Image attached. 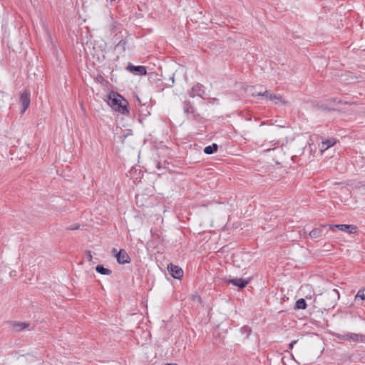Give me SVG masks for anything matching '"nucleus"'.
<instances>
[{
	"mask_svg": "<svg viewBox=\"0 0 365 365\" xmlns=\"http://www.w3.org/2000/svg\"><path fill=\"white\" fill-rule=\"evenodd\" d=\"M296 344V341H293L290 344H289V346L291 349H292L294 344Z\"/></svg>",
	"mask_w": 365,
	"mask_h": 365,
	"instance_id": "nucleus-20",
	"label": "nucleus"
},
{
	"mask_svg": "<svg viewBox=\"0 0 365 365\" xmlns=\"http://www.w3.org/2000/svg\"><path fill=\"white\" fill-rule=\"evenodd\" d=\"M322 232L321 228H314L309 232V236L312 238H317L321 236Z\"/></svg>",
	"mask_w": 365,
	"mask_h": 365,
	"instance_id": "nucleus-16",
	"label": "nucleus"
},
{
	"mask_svg": "<svg viewBox=\"0 0 365 365\" xmlns=\"http://www.w3.org/2000/svg\"><path fill=\"white\" fill-rule=\"evenodd\" d=\"M165 365H172V364H165Z\"/></svg>",
	"mask_w": 365,
	"mask_h": 365,
	"instance_id": "nucleus-25",
	"label": "nucleus"
},
{
	"mask_svg": "<svg viewBox=\"0 0 365 365\" xmlns=\"http://www.w3.org/2000/svg\"><path fill=\"white\" fill-rule=\"evenodd\" d=\"M217 145L216 144H213L212 145H208L205 148L204 152L206 154H212L215 151H217Z\"/></svg>",
	"mask_w": 365,
	"mask_h": 365,
	"instance_id": "nucleus-15",
	"label": "nucleus"
},
{
	"mask_svg": "<svg viewBox=\"0 0 365 365\" xmlns=\"http://www.w3.org/2000/svg\"><path fill=\"white\" fill-rule=\"evenodd\" d=\"M339 299V293L336 289L325 292L323 294H317L314 299L316 307L329 310L333 308L337 300Z\"/></svg>",
	"mask_w": 365,
	"mask_h": 365,
	"instance_id": "nucleus-1",
	"label": "nucleus"
},
{
	"mask_svg": "<svg viewBox=\"0 0 365 365\" xmlns=\"http://www.w3.org/2000/svg\"><path fill=\"white\" fill-rule=\"evenodd\" d=\"M29 327V324L25 322H15L13 324V329L15 331H21Z\"/></svg>",
	"mask_w": 365,
	"mask_h": 365,
	"instance_id": "nucleus-13",
	"label": "nucleus"
},
{
	"mask_svg": "<svg viewBox=\"0 0 365 365\" xmlns=\"http://www.w3.org/2000/svg\"><path fill=\"white\" fill-rule=\"evenodd\" d=\"M128 71L130 72L143 76L146 74V69L145 67L143 66H133L132 64H129L127 67Z\"/></svg>",
	"mask_w": 365,
	"mask_h": 365,
	"instance_id": "nucleus-9",
	"label": "nucleus"
},
{
	"mask_svg": "<svg viewBox=\"0 0 365 365\" xmlns=\"http://www.w3.org/2000/svg\"><path fill=\"white\" fill-rule=\"evenodd\" d=\"M359 299H360L361 300L365 299V289H359L358 291L357 294H356L354 299L357 300Z\"/></svg>",
	"mask_w": 365,
	"mask_h": 365,
	"instance_id": "nucleus-18",
	"label": "nucleus"
},
{
	"mask_svg": "<svg viewBox=\"0 0 365 365\" xmlns=\"http://www.w3.org/2000/svg\"><path fill=\"white\" fill-rule=\"evenodd\" d=\"M194 299H196V300H197L198 302H200V297L199 296H195V297H194Z\"/></svg>",
	"mask_w": 365,
	"mask_h": 365,
	"instance_id": "nucleus-21",
	"label": "nucleus"
},
{
	"mask_svg": "<svg viewBox=\"0 0 365 365\" xmlns=\"http://www.w3.org/2000/svg\"><path fill=\"white\" fill-rule=\"evenodd\" d=\"M203 93L204 90L202 85L197 83L192 88L190 95L192 97H194L195 96H201Z\"/></svg>",
	"mask_w": 365,
	"mask_h": 365,
	"instance_id": "nucleus-10",
	"label": "nucleus"
},
{
	"mask_svg": "<svg viewBox=\"0 0 365 365\" xmlns=\"http://www.w3.org/2000/svg\"><path fill=\"white\" fill-rule=\"evenodd\" d=\"M88 258H89V260H91L92 259V256L91 255V253L89 252V255H88Z\"/></svg>",
	"mask_w": 365,
	"mask_h": 365,
	"instance_id": "nucleus-23",
	"label": "nucleus"
},
{
	"mask_svg": "<svg viewBox=\"0 0 365 365\" xmlns=\"http://www.w3.org/2000/svg\"><path fill=\"white\" fill-rule=\"evenodd\" d=\"M329 227L330 229L338 228L341 231L347 232L350 234L355 233L357 229V227L353 225H329Z\"/></svg>",
	"mask_w": 365,
	"mask_h": 365,
	"instance_id": "nucleus-6",
	"label": "nucleus"
},
{
	"mask_svg": "<svg viewBox=\"0 0 365 365\" xmlns=\"http://www.w3.org/2000/svg\"><path fill=\"white\" fill-rule=\"evenodd\" d=\"M344 339L349 340L352 341L365 343V335L359 334H347L344 336Z\"/></svg>",
	"mask_w": 365,
	"mask_h": 365,
	"instance_id": "nucleus-8",
	"label": "nucleus"
},
{
	"mask_svg": "<svg viewBox=\"0 0 365 365\" xmlns=\"http://www.w3.org/2000/svg\"><path fill=\"white\" fill-rule=\"evenodd\" d=\"M172 365H178V364H172Z\"/></svg>",
	"mask_w": 365,
	"mask_h": 365,
	"instance_id": "nucleus-26",
	"label": "nucleus"
},
{
	"mask_svg": "<svg viewBox=\"0 0 365 365\" xmlns=\"http://www.w3.org/2000/svg\"><path fill=\"white\" fill-rule=\"evenodd\" d=\"M252 96H263L267 99L273 101L275 104L286 103V102L282 99L281 96H277L276 94L271 93L269 91H265L263 93L259 92L257 93H253Z\"/></svg>",
	"mask_w": 365,
	"mask_h": 365,
	"instance_id": "nucleus-3",
	"label": "nucleus"
},
{
	"mask_svg": "<svg viewBox=\"0 0 365 365\" xmlns=\"http://www.w3.org/2000/svg\"><path fill=\"white\" fill-rule=\"evenodd\" d=\"M168 271L175 279H181L183 276L182 269L178 266L170 264L168 265Z\"/></svg>",
	"mask_w": 365,
	"mask_h": 365,
	"instance_id": "nucleus-5",
	"label": "nucleus"
},
{
	"mask_svg": "<svg viewBox=\"0 0 365 365\" xmlns=\"http://www.w3.org/2000/svg\"><path fill=\"white\" fill-rule=\"evenodd\" d=\"M116 259L119 264H126L130 262V259L127 252L121 249L116 253Z\"/></svg>",
	"mask_w": 365,
	"mask_h": 365,
	"instance_id": "nucleus-7",
	"label": "nucleus"
},
{
	"mask_svg": "<svg viewBox=\"0 0 365 365\" xmlns=\"http://www.w3.org/2000/svg\"><path fill=\"white\" fill-rule=\"evenodd\" d=\"M185 113H189V110H188V108L185 106Z\"/></svg>",
	"mask_w": 365,
	"mask_h": 365,
	"instance_id": "nucleus-22",
	"label": "nucleus"
},
{
	"mask_svg": "<svg viewBox=\"0 0 365 365\" xmlns=\"http://www.w3.org/2000/svg\"><path fill=\"white\" fill-rule=\"evenodd\" d=\"M307 307L306 302L304 299H299L296 302V309H304Z\"/></svg>",
	"mask_w": 365,
	"mask_h": 365,
	"instance_id": "nucleus-17",
	"label": "nucleus"
},
{
	"mask_svg": "<svg viewBox=\"0 0 365 365\" xmlns=\"http://www.w3.org/2000/svg\"><path fill=\"white\" fill-rule=\"evenodd\" d=\"M172 82L174 83V76L171 78Z\"/></svg>",
	"mask_w": 365,
	"mask_h": 365,
	"instance_id": "nucleus-24",
	"label": "nucleus"
},
{
	"mask_svg": "<svg viewBox=\"0 0 365 365\" xmlns=\"http://www.w3.org/2000/svg\"><path fill=\"white\" fill-rule=\"evenodd\" d=\"M336 141L334 139L325 140L322 142L320 145L321 152H324L329 149L330 147L334 145Z\"/></svg>",
	"mask_w": 365,
	"mask_h": 365,
	"instance_id": "nucleus-12",
	"label": "nucleus"
},
{
	"mask_svg": "<svg viewBox=\"0 0 365 365\" xmlns=\"http://www.w3.org/2000/svg\"><path fill=\"white\" fill-rule=\"evenodd\" d=\"M96 270L98 273L104 275H109L111 273V271L110 269L103 267L102 265L96 266Z\"/></svg>",
	"mask_w": 365,
	"mask_h": 365,
	"instance_id": "nucleus-14",
	"label": "nucleus"
},
{
	"mask_svg": "<svg viewBox=\"0 0 365 365\" xmlns=\"http://www.w3.org/2000/svg\"><path fill=\"white\" fill-rule=\"evenodd\" d=\"M108 104L115 110L120 112L123 114L128 113L126 108L127 101L117 93H112L109 95Z\"/></svg>",
	"mask_w": 365,
	"mask_h": 365,
	"instance_id": "nucleus-2",
	"label": "nucleus"
},
{
	"mask_svg": "<svg viewBox=\"0 0 365 365\" xmlns=\"http://www.w3.org/2000/svg\"><path fill=\"white\" fill-rule=\"evenodd\" d=\"M19 103L21 106V113L23 114L29 107L31 103L30 92L29 91H25L21 94Z\"/></svg>",
	"mask_w": 365,
	"mask_h": 365,
	"instance_id": "nucleus-4",
	"label": "nucleus"
},
{
	"mask_svg": "<svg viewBox=\"0 0 365 365\" xmlns=\"http://www.w3.org/2000/svg\"><path fill=\"white\" fill-rule=\"evenodd\" d=\"M249 279L245 280L241 278H236L230 279L228 282L232 284L235 286H237L240 288H243L249 283Z\"/></svg>",
	"mask_w": 365,
	"mask_h": 365,
	"instance_id": "nucleus-11",
	"label": "nucleus"
},
{
	"mask_svg": "<svg viewBox=\"0 0 365 365\" xmlns=\"http://www.w3.org/2000/svg\"><path fill=\"white\" fill-rule=\"evenodd\" d=\"M112 252L115 255V256L116 257V253H118V252H117V250L115 248H113L112 250Z\"/></svg>",
	"mask_w": 365,
	"mask_h": 365,
	"instance_id": "nucleus-19",
	"label": "nucleus"
}]
</instances>
